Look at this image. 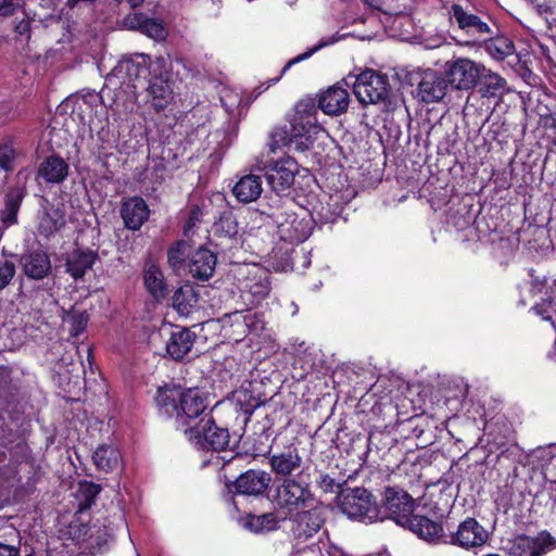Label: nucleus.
Masks as SVG:
<instances>
[{
  "instance_id": "obj_4",
  "label": "nucleus",
  "mask_w": 556,
  "mask_h": 556,
  "mask_svg": "<svg viewBox=\"0 0 556 556\" xmlns=\"http://www.w3.org/2000/svg\"><path fill=\"white\" fill-rule=\"evenodd\" d=\"M253 172H263L270 189L277 194L285 193L292 187L299 173V165L291 156L279 160L260 154L252 164Z\"/></svg>"
},
{
  "instance_id": "obj_26",
  "label": "nucleus",
  "mask_w": 556,
  "mask_h": 556,
  "mask_svg": "<svg viewBox=\"0 0 556 556\" xmlns=\"http://www.w3.org/2000/svg\"><path fill=\"white\" fill-rule=\"evenodd\" d=\"M350 97L346 89L332 86L319 98V108L328 115H339L346 111Z\"/></svg>"
},
{
  "instance_id": "obj_38",
  "label": "nucleus",
  "mask_w": 556,
  "mask_h": 556,
  "mask_svg": "<svg viewBox=\"0 0 556 556\" xmlns=\"http://www.w3.org/2000/svg\"><path fill=\"white\" fill-rule=\"evenodd\" d=\"M100 491L101 488L99 484L89 481L79 482L76 491V497L79 502V510L89 508Z\"/></svg>"
},
{
  "instance_id": "obj_34",
  "label": "nucleus",
  "mask_w": 556,
  "mask_h": 556,
  "mask_svg": "<svg viewBox=\"0 0 556 556\" xmlns=\"http://www.w3.org/2000/svg\"><path fill=\"white\" fill-rule=\"evenodd\" d=\"M480 80V92L483 97H501L505 93L507 89L506 80L500 76L497 73H494L484 67Z\"/></svg>"
},
{
  "instance_id": "obj_51",
  "label": "nucleus",
  "mask_w": 556,
  "mask_h": 556,
  "mask_svg": "<svg viewBox=\"0 0 556 556\" xmlns=\"http://www.w3.org/2000/svg\"><path fill=\"white\" fill-rule=\"evenodd\" d=\"M17 5L13 0H0V15L10 16L14 14Z\"/></svg>"
},
{
  "instance_id": "obj_2",
  "label": "nucleus",
  "mask_w": 556,
  "mask_h": 556,
  "mask_svg": "<svg viewBox=\"0 0 556 556\" xmlns=\"http://www.w3.org/2000/svg\"><path fill=\"white\" fill-rule=\"evenodd\" d=\"M155 402L160 414L175 417L177 428L185 433L200 419L210 416L207 396L198 388L165 386L159 388Z\"/></svg>"
},
{
  "instance_id": "obj_56",
  "label": "nucleus",
  "mask_w": 556,
  "mask_h": 556,
  "mask_svg": "<svg viewBox=\"0 0 556 556\" xmlns=\"http://www.w3.org/2000/svg\"><path fill=\"white\" fill-rule=\"evenodd\" d=\"M484 556H501L500 554H495V553H490V554H486Z\"/></svg>"
},
{
  "instance_id": "obj_31",
  "label": "nucleus",
  "mask_w": 556,
  "mask_h": 556,
  "mask_svg": "<svg viewBox=\"0 0 556 556\" xmlns=\"http://www.w3.org/2000/svg\"><path fill=\"white\" fill-rule=\"evenodd\" d=\"M68 175L67 163L59 156H49L40 164L38 177L48 184H60Z\"/></svg>"
},
{
  "instance_id": "obj_40",
  "label": "nucleus",
  "mask_w": 556,
  "mask_h": 556,
  "mask_svg": "<svg viewBox=\"0 0 556 556\" xmlns=\"http://www.w3.org/2000/svg\"><path fill=\"white\" fill-rule=\"evenodd\" d=\"M144 285L149 292L154 296H161L164 291V281L163 275L161 270L154 266L150 265L144 270Z\"/></svg>"
},
{
  "instance_id": "obj_24",
  "label": "nucleus",
  "mask_w": 556,
  "mask_h": 556,
  "mask_svg": "<svg viewBox=\"0 0 556 556\" xmlns=\"http://www.w3.org/2000/svg\"><path fill=\"white\" fill-rule=\"evenodd\" d=\"M285 520L283 516L276 509V511L262 515L249 514L241 519V525L244 529L255 534H262L279 529L280 523Z\"/></svg>"
},
{
  "instance_id": "obj_50",
  "label": "nucleus",
  "mask_w": 556,
  "mask_h": 556,
  "mask_svg": "<svg viewBox=\"0 0 556 556\" xmlns=\"http://www.w3.org/2000/svg\"><path fill=\"white\" fill-rule=\"evenodd\" d=\"M333 40L329 41V40H320L319 43L317 46H315L314 48L309 49L307 52L305 53H302L300 55H298L296 58L292 59L291 61H289L286 66L282 68V73H285L290 66H292L293 64L298 63V62H301V61H304L306 59H308L309 56H312L315 52H317L319 49L332 43Z\"/></svg>"
},
{
  "instance_id": "obj_5",
  "label": "nucleus",
  "mask_w": 556,
  "mask_h": 556,
  "mask_svg": "<svg viewBox=\"0 0 556 556\" xmlns=\"http://www.w3.org/2000/svg\"><path fill=\"white\" fill-rule=\"evenodd\" d=\"M315 112L314 105L303 111L300 106L296 109L289 129L285 130L288 137L286 144L298 151H305L325 132L324 128L317 123Z\"/></svg>"
},
{
  "instance_id": "obj_3",
  "label": "nucleus",
  "mask_w": 556,
  "mask_h": 556,
  "mask_svg": "<svg viewBox=\"0 0 556 556\" xmlns=\"http://www.w3.org/2000/svg\"><path fill=\"white\" fill-rule=\"evenodd\" d=\"M273 502L283 519H288L313 502L309 483L301 472L293 478H287L276 488Z\"/></svg>"
},
{
  "instance_id": "obj_29",
  "label": "nucleus",
  "mask_w": 556,
  "mask_h": 556,
  "mask_svg": "<svg viewBox=\"0 0 556 556\" xmlns=\"http://www.w3.org/2000/svg\"><path fill=\"white\" fill-rule=\"evenodd\" d=\"M216 256L207 249L201 248L197 250L190 261L189 271L199 279H208L215 269Z\"/></svg>"
},
{
  "instance_id": "obj_37",
  "label": "nucleus",
  "mask_w": 556,
  "mask_h": 556,
  "mask_svg": "<svg viewBox=\"0 0 556 556\" xmlns=\"http://www.w3.org/2000/svg\"><path fill=\"white\" fill-rule=\"evenodd\" d=\"M23 198L24 192L21 188H13L8 192L5 207L1 213V218L5 226L16 223V215Z\"/></svg>"
},
{
  "instance_id": "obj_35",
  "label": "nucleus",
  "mask_w": 556,
  "mask_h": 556,
  "mask_svg": "<svg viewBox=\"0 0 556 556\" xmlns=\"http://www.w3.org/2000/svg\"><path fill=\"white\" fill-rule=\"evenodd\" d=\"M199 294L191 285H185L175 291L173 306L180 315H188L198 305Z\"/></svg>"
},
{
  "instance_id": "obj_22",
  "label": "nucleus",
  "mask_w": 556,
  "mask_h": 556,
  "mask_svg": "<svg viewBox=\"0 0 556 556\" xmlns=\"http://www.w3.org/2000/svg\"><path fill=\"white\" fill-rule=\"evenodd\" d=\"M384 506L392 518H405L414 510V500L402 489L387 488Z\"/></svg>"
},
{
  "instance_id": "obj_27",
  "label": "nucleus",
  "mask_w": 556,
  "mask_h": 556,
  "mask_svg": "<svg viewBox=\"0 0 556 556\" xmlns=\"http://www.w3.org/2000/svg\"><path fill=\"white\" fill-rule=\"evenodd\" d=\"M24 274L31 279H43L51 271V262L47 253L31 251L21 258Z\"/></svg>"
},
{
  "instance_id": "obj_48",
  "label": "nucleus",
  "mask_w": 556,
  "mask_h": 556,
  "mask_svg": "<svg viewBox=\"0 0 556 556\" xmlns=\"http://www.w3.org/2000/svg\"><path fill=\"white\" fill-rule=\"evenodd\" d=\"M72 325V333L74 336L79 334L86 327L88 317L85 313H73L68 315L67 319Z\"/></svg>"
},
{
  "instance_id": "obj_7",
  "label": "nucleus",
  "mask_w": 556,
  "mask_h": 556,
  "mask_svg": "<svg viewBox=\"0 0 556 556\" xmlns=\"http://www.w3.org/2000/svg\"><path fill=\"white\" fill-rule=\"evenodd\" d=\"M409 0H364V3L372 10L383 14L381 23L389 28L393 35L405 36L410 26L412 8Z\"/></svg>"
},
{
  "instance_id": "obj_12",
  "label": "nucleus",
  "mask_w": 556,
  "mask_h": 556,
  "mask_svg": "<svg viewBox=\"0 0 556 556\" xmlns=\"http://www.w3.org/2000/svg\"><path fill=\"white\" fill-rule=\"evenodd\" d=\"M447 15L451 25L457 26L459 30L470 38V40L466 41V45L486 40L492 35L491 27L485 21L458 3H453L447 9Z\"/></svg>"
},
{
  "instance_id": "obj_47",
  "label": "nucleus",
  "mask_w": 556,
  "mask_h": 556,
  "mask_svg": "<svg viewBox=\"0 0 556 556\" xmlns=\"http://www.w3.org/2000/svg\"><path fill=\"white\" fill-rule=\"evenodd\" d=\"M15 274V265L14 263L4 260L3 263L0 264V290L3 289L13 278Z\"/></svg>"
},
{
  "instance_id": "obj_19",
  "label": "nucleus",
  "mask_w": 556,
  "mask_h": 556,
  "mask_svg": "<svg viewBox=\"0 0 556 556\" xmlns=\"http://www.w3.org/2000/svg\"><path fill=\"white\" fill-rule=\"evenodd\" d=\"M291 535L294 542H305L315 535L321 527V519L311 509L295 514L291 519Z\"/></svg>"
},
{
  "instance_id": "obj_45",
  "label": "nucleus",
  "mask_w": 556,
  "mask_h": 556,
  "mask_svg": "<svg viewBox=\"0 0 556 556\" xmlns=\"http://www.w3.org/2000/svg\"><path fill=\"white\" fill-rule=\"evenodd\" d=\"M16 157V150L12 142H4L0 146V168L10 172L13 169Z\"/></svg>"
},
{
  "instance_id": "obj_21",
  "label": "nucleus",
  "mask_w": 556,
  "mask_h": 556,
  "mask_svg": "<svg viewBox=\"0 0 556 556\" xmlns=\"http://www.w3.org/2000/svg\"><path fill=\"white\" fill-rule=\"evenodd\" d=\"M270 481L271 477L266 471L248 470L237 478L235 488L240 494L257 496L267 490Z\"/></svg>"
},
{
  "instance_id": "obj_15",
  "label": "nucleus",
  "mask_w": 556,
  "mask_h": 556,
  "mask_svg": "<svg viewBox=\"0 0 556 556\" xmlns=\"http://www.w3.org/2000/svg\"><path fill=\"white\" fill-rule=\"evenodd\" d=\"M163 333L168 337L166 352L172 358L180 359L191 351L195 334L189 329L180 326L164 327L159 332L152 333L151 340L162 337Z\"/></svg>"
},
{
  "instance_id": "obj_49",
  "label": "nucleus",
  "mask_w": 556,
  "mask_h": 556,
  "mask_svg": "<svg viewBox=\"0 0 556 556\" xmlns=\"http://www.w3.org/2000/svg\"><path fill=\"white\" fill-rule=\"evenodd\" d=\"M287 141L288 137L285 131H275L268 142V151L262 152L261 154H264L265 156L268 155V157H270V153H275L281 146H287Z\"/></svg>"
},
{
  "instance_id": "obj_9",
  "label": "nucleus",
  "mask_w": 556,
  "mask_h": 556,
  "mask_svg": "<svg viewBox=\"0 0 556 556\" xmlns=\"http://www.w3.org/2000/svg\"><path fill=\"white\" fill-rule=\"evenodd\" d=\"M186 437L197 447L214 451L225 450L229 445L230 439L228 430L217 427L211 416L203 417L191 429H188Z\"/></svg>"
},
{
  "instance_id": "obj_11",
  "label": "nucleus",
  "mask_w": 556,
  "mask_h": 556,
  "mask_svg": "<svg viewBox=\"0 0 556 556\" xmlns=\"http://www.w3.org/2000/svg\"><path fill=\"white\" fill-rule=\"evenodd\" d=\"M353 88L356 99L365 105L384 102L389 96L388 77L374 70L362 72L355 78Z\"/></svg>"
},
{
  "instance_id": "obj_23",
  "label": "nucleus",
  "mask_w": 556,
  "mask_h": 556,
  "mask_svg": "<svg viewBox=\"0 0 556 556\" xmlns=\"http://www.w3.org/2000/svg\"><path fill=\"white\" fill-rule=\"evenodd\" d=\"M121 214L128 229L138 230L148 219L150 211L143 199L134 197L123 203Z\"/></svg>"
},
{
  "instance_id": "obj_33",
  "label": "nucleus",
  "mask_w": 556,
  "mask_h": 556,
  "mask_svg": "<svg viewBox=\"0 0 556 556\" xmlns=\"http://www.w3.org/2000/svg\"><path fill=\"white\" fill-rule=\"evenodd\" d=\"M65 224L63 214L55 207H46L39 217L38 233L50 238Z\"/></svg>"
},
{
  "instance_id": "obj_46",
  "label": "nucleus",
  "mask_w": 556,
  "mask_h": 556,
  "mask_svg": "<svg viewBox=\"0 0 556 556\" xmlns=\"http://www.w3.org/2000/svg\"><path fill=\"white\" fill-rule=\"evenodd\" d=\"M304 543L305 542H294L290 556H323L321 547L318 543Z\"/></svg>"
},
{
  "instance_id": "obj_53",
  "label": "nucleus",
  "mask_w": 556,
  "mask_h": 556,
  "mask_svg": "<svg viewBox=\"0 0 556 556\" xmlns=\"http://www.w3.org/2000/svg\"><path fill=\"white\" fill-rule=\"evenodd\" d=\"M18 551L13 545L0 543V556H17Z\"/></svg>"
},
{
  "instance_id": "obj_41",
  "label": "nucleus",
  "mask_w": 556,
  "mask_h": 556,
  "mask_svg": "<svg viewBox=\"0 0 556 556\" xmlns=\"http://www.w3.org/2000/svg\"><path fill=\"white\" fill-rule=\"evenodd\" d=\"M311 222L314 220L317 224L333 223L338 216V212L329 203L318 201L312 206L309 212Z\"/></svg>"
},
{
  "instance_id": "obj_13",
  "label": "nucleus",
  "mask_w": 556,
  "mask_h": 556,
  "mask_svg": "<svg viewBox=\"0 0 556 556\" xmlns=\"http://www.w3.org/2000/svg\"><path fill=\"white\" fill-rule=\"evenodd\" d=\"M483 71V64L468 58H455L445 63L447 81L458 90L472 89Z\"/></svg>"
},
{
  "instance_id": "obj_10",
  "label": "nucleus",
  "mask_w": 556,
  "mask_h": 556,
  "mask_svg": "<svg viewBox=\"0 0 556 556\" xmlns=\"http://www.w3.org/2000/svg\"><path fill=\"white\" fill-rule=\"evenodd\" d=\"M147 97L156 111L164 110L174 99V90L168 79L167 61L163 56L151 63V79Z\"/></svg>"
},
{
  "instance_id": "obj_36",
  "label": "nucleus",
  "mask_w": 556,
  "mask_h": 556,
  "mask_svg": "<svg viewBox=\"0 0 556 556\" xmlns=\"http://www.w3.org/2000/svg\"><path fill=\"white\" fill-rule=\"evenodd\" d=\"M409 523L413 532L429 542H434L439 539L443 530L441 525L422 516H413L409 519Z\"/></svg>"
},
{
  "instance_id": "obj_25",
  "label": "nucleus",
  "mask_w": 556,
  "mask_h": 556,
  "mask_svg": "<svg viewBox=\"0 0 556 556\" xmlns=\"http://www.w3.org/2000/svg\"><path fill=\"white\" fill-rule=\"evenodd\" d=\"M263 192L262 179L251 169L250 174L242 176L233 186L232 193L241 203L256 201Z\"/></svg>"
},
{
  "instance_id": "obj_55",
  "label": "nucleus",
  "mask_w": 556,
  "mask_h": 556,
  "mask_svg": "<svg viewBox=\"0 0 556 556\" xmlns=\"http://www.w3.org/2000/svg\"><path fill=\"white\" fill-rule=\"evenodd\" d=\"M16 33L20 35H24L29 30V21L28 20H22L18 22L15 26Z\"/></svg>"
},
{
  "instance_id": "obj_57",
  "label": "nucleus",
  "mask_w": 556,
  "mask_h": 556,
  "mask_svg": "<svg viewBox=\"0 0 556 556\" xmlns=\"http://www.w3.org/2000/svg\"><path fill=\"white\" fill-rule=\"evenodd\" d=\"M87 353H88V356H90L91 351L89 348L87 349Z\"/></svg>"
},
{
  "instance_id": "obj_54",
  "label": "nucleus",
  "mask_w": 556,
  "mask_h": 556,
  "mask_svg": "<svg viewBox=\"0 0 556 556\" xmlns=\"http://www.w3.org/2000/svg\"><path fill=\"white\" fill-rule=\"evenodd\" d=\"M222 224L224 225H227V232L229 233V236H232L237 232V225H236V222L233 218L231 217H225L222 219Z\"/></svg>"
},
{
  "instance_id": "obj_43",
  "label": "nucleus",
  "mask_w": 556,
  "mask_h": 556,
  "mask_svg": "<svg viewBox=\"0 0 556 556\" xmlns=\"http://www.w3.org/2000/svg\"><path fill=\"white\" fill-rule=\"evenodd\" d=\"M190 252L189 244L179 241L168 250V263L174 269L180 268Z\"/></svg>"
},
{
  "instance_id": "obj_6",
  "label": "nucleus",
  "mask_w": 556,
  "mask_h": 556,
  "mask_svg": "<svg viewBox=\"0 0 556 556\" xmlns=\"http://www.w3.org/2000/svg\"><path fill=\"white\" fill-rule=\"evenodd\" d=\"M340 510L350 519L370 523L379 518V509L372 495L363 488L343 490L338 497Z\"/></svg>"
},
{
  "instance_id": "obj_30",
  "label": "nucleus",
  "mask_w": 556,
  "mask_h": 556,
  "mask_svg": "<svg viewBox=\"0 0 556 556\" xmlns=\"http://www.w3.org/2000/svg\"><path fill=\"white\" fill-rule=\"evenodd\" d=\"M92 460L99 470L113 472L122 465L119 450L113 444H101L92 454Z\"/></svg>"
},
{
  "instance_id": "obj_20",
  "label": "nucleus",
  "mask_w": 556,
  "mask_h": 556,
  "mask_svg": "<svg viewBox=\"0 0 556 556\" xmlns=\"http://www.w3.org/2000/svg\"><path fill=\"white\" fill-rule=\"evenodd\" d=\"M268 459L271 471L280 477L291 476L299 471L303 464L302 456L296 447H288L281 452L273 453Z\"/></svg>"
},
{
  "instance_id": "obj_39",
  "label": "nucleus",
  "mask_w": 556,
  "mask_h": 556,
  "mask_svg": "<svg viewBox=\"0 0 556 556\" xmlns=\"http://www.w3.org/2000/svg\"><path fill=\"white\" fill-rule=\"evenodd\" d=\"M485 49L492 58L503 60L514 53L515 47L508 38L497 37L490 40L486 43Z\"/></svg>"
},
{
  "instance_id": "obj_28",
  "label": "nucleus",
  "mask_w": 556,
  "mask_h": 556,
  "mask_svg": "<svg viewBox=\"0 0 556 556\" xmlns=\"http://www.w3.org/2000/svg\"><path fill=\"white\" fill-rule=\"evenodd\" d=\"M125 25L131 29L140 30L155 40L164 39L167 34L162 21L149 18L142 14L128 15Z\"/></svg>"
},
{
  "instance_id": "obj_18",
  "label": "nucleus",
  "mask_w": 556,
  "mask_h": 556,
  "mask_svg": "<svg viewBox=\"0 0 556 556\" xmlns=\"http://www.w3.org/2000/svg\"><path fill=\"white\" fill-rule=\"evenodd\" d=\"M446 89V80L437 72L428 70L422 73L418 83L417 96L426 103H433L443 99Z\"/></svg>"
},
{
  "instance_id": "obj_8",
  "label": "nucleus",
  "mask_w": 556,
  "mask_h": 556,
  "mask_svg": "<svg viewBox=\"0 0 556 556\" xmlns=\"http://www.w3.org/2000/svg\"><path fill=\"white\" fill-rule=\"evenodd\" d=\"M239 290L250 304H257L268 295L270 281L265 268L245 264L239 267Z\"/></svg>"
},
{
  "instance_id": "obj_17",
  "label": "nucleus",
  "mask_w": 556,
  "mask_h": 556,
  "mask_svg": "<svg viewBox=\"0 0 556 556\" xmlns=\"http://www.w3.org/2000/svg\"><path fill=\"white\" fill-rule=\"evenodd\" d=\"M488 540V532L473 518H467L459 526L457 531L452 534L451 543L464 548L481 546Z\"/></svg>"
},
{
  "instance_id": "obj_42",
  "label": "nucleus",
  "mask_w": 556,
  "mask_h": 556,
  "mask_svg": "<svg viewBox=\"0 0 556 556\" xmlns=\"http://www.w3.org/2000/svg\"><path fill=\"white\" fill-rule=\"evenodd\" d=\"M233 323L243 328H248L252 332H257L264 328V323L257 318L254 313L248 312L245 314L236 312L232 314Z\"/></svg>"
},
{
  "instance_id": "obj_52",
  "label": "nucleus",
  "mask_w": 556,
  "mask_h": 556,
  "mask_svg": "<svg viewBox=\"0 0 556 556\" xmlns=\"http://www.w3.org/2000/svg\"><path fill=\"white\" fill-rule=\"evenodd\" d=\"M318 485L325 491V492H331L333 491V488L337 486V483L333 478H331L329 475H321L318 481Z\"/></svg>"
},
{
  "instance_id": "obj_1",
  "label": "nucleus",
  "mask_w": 556,
  "mask_h": 556,
  "mask_svg": "<svg viewBox=\"0 0 556 556\" xmlns=\"http://www.w3.org/2000/svg\"><path fill=\"white\" fill-rule=\"evenodd\" d=\"M153 61L146 54L124 58L106 76L105 85L100 94H90L92 101H111L109 105L121 113V116L134 112L137 100V81L151 75Z\"/></svg>"
},
{
  "instance_id": "obj_16",
  "label": "nucleus",
  "mask_w": 556,
  "mask_h": 556,
  "mask_svg": "<svg viewBox=\"0 0 556 556\" xmlns=\"http://www.w3.org/2000/svg\"><path fill=\"white\" fill-rule=\"evenodd\" d=\"M555 539L546 531L536 536L520 535L510 542L508 553L510 556H542L555 546Z\"/></svg>"
},
{
  "instance_id": "obj_44",
  "label": "nucleus",
  "mask_w": 556,
  "mask_h": 556,
  "mask_svg": "<svg viewBox=\"0 0 556 556\" xmlns=\"http://www.w3.org/2000/svg\"><path fill=\"white\" fill-rule=\"evenodd\" d=\"M220 101L223 106L225 108V111L230 116H236L240 113V105H241V97L238 92L233 90H224L223 94L220 96Z\"/></svg>"
},
{
  "instance_id": "obj_32",
  "label": "nucleus",
  "mask_w": 556,
  "mask_h": 556,
  "mask_svg": "<svg viewBox=\"0 0 556 556\" xmlns=\"http://www.w3.org/2000/svg\"><path fill=\"white\" fill-rule=\"evenodd\" d=\"M96 254L92 251H73L66 260V270L74 279L81 278L90 269L96 261Z\"/></svg>"
},
{
  "instance_id": "obj_14",
  "label": "nucleus",
  "mask_w": 556,
  "mask_h": 556,
  "mask_svg": "<svg viewBox=\"0 0 556 556\" xmlns=\"http://www.w3.org/2000/svg\"><path fill=\"white\" fill-rule=\"evenodd\" d=\"M277 231L281 240L303 242L312 232V223L305 215L285 212L276 217Z\"/></svg>"
}]
</instances>
